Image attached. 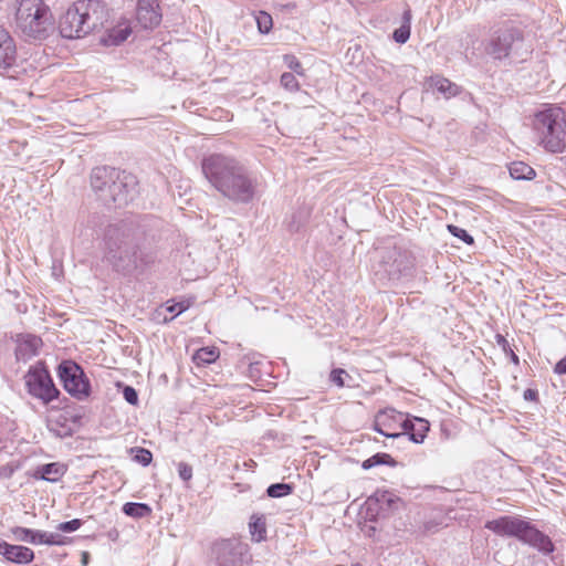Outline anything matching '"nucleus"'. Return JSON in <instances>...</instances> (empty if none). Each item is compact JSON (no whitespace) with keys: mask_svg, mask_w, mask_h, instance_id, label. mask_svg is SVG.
<instances>
[{"mask_svg":"<svg viewBox=\"0 0 566 566\" xmlns=\"http://www.w3.org/2000/svg\"><path fill=\"white\" fill-rule=\"evenodd\" d=\"M202 172L226 198L238 203L250 202L256 192V180L235 159L214 154L203 159Z\"/></svg>","mask_w":566,"mask_h":566,"instance_id":"obj_1","label":"nucleus"},{"mask_svg":"<svg viewBox=\"0 0 566 566\" xmlns=\"http://www.w3.org/2000/svg\"><path fill=\"white\" fill-rule=\"evenodd\" d=\"M105 8L98 0L74 2L61 17L59 29L65 39H80L103 27Z\"/></svg>","mask_w":566,"mask_h":566,"instance_id":"obj_2","label":"nucleus"},{"mask_svg":"<svg viewBox=\"0 0 566 566\" xmlns=\"http://www.w3.org/2000/svg\"><path fill=\"white\" fill-rule=\"evenodd\" d=\"M532 127L538 145L549 153H563L566 148V116L557 106L538 111Z\"/></svg>","mask_w":566,"mask_h":566,"instance_id":"obj_3","label":"nucleus"},{"mask_svg":"<svg viewBox=\"0 0 566 566\" xmlns=\"http://www.w3.org/2000/svg\"><path fill=\"white\" fill-rule=\"evenodd\" d=\"M485 528L492 531L499 536L516 537L518 541L527 544L539 552L548 554L553 552L554 546L551 538L535 527L531 522L518 516H501L488 521Z\"/></svg>","mask_w":566,"mask_h":566,"instance_id":"obj_4","label":"nucleus"},{"mask_svg":"<svg viewBox=\"0 0 566 566\" xmlns=\"http://www.w3.org/2000/svg\"><path fill=\"white\" fill-rule=\"evenodd\" d=\"M15 25L29 40H43L53 30V17L43 0H19Z\"/></svg>","mask_w":566,"mask_h":566,"instance_id":"obj_5","label":"nucleus"},{"mask_svg":"<svg viewBox=\"0 0 566 566\" xmlns=\"http://www.w3.org/2000/svg\"><path fill=\"white\" fill-rule=\"evenodd\" d=\"M24 378L28 391L33 397L44 402H50L57 397L59 390L54 386L44 363L39 361L30 367Z\"/></svg>","mask_w":566,"mask_h":566,"instance_id":"obj_6","label":"nucleus"},{"mask_svg":"<svg viewBox=\"0 0 566 566\" xmlns=\"http://www.w3.org/2000/svg\"><path fill=\"white\" fill-rule=\"evenodd\" d=\"M412 266L413 259L407 250L397 247L386 248L381 252L377 273L382 272L389 280H398L409 274Z\"/></svg>","mask_w":566,"mask_h":566,"instance_id":"obj_7","label":"nucleus"},{"mask_svg":"<svg viewBox=\"0 0 566 566\" xmlns=\"http://www.w3.org/2000/svg\"><path fill=\"white\" fill-rule=\"evenodd\" d=\"M64 389L73 397L82 400L90 395V381L82 367L73 360H64L57 368Z\"/></svg>","mask_w":566,"mask_h":566,"instance_id":"obj_8","label":"nucleus"},{"mask_svg":"<svg viewBox=\"0 0 566 566\" xmlns=\"http://www.w3.org/2000/svg\"><path fill=\"white\" fill-rule=\"evenodd\" d=\"M521 32L513 27H502L495 30L489 42L486 43L485 51L494 59H504L522 43Z\"/></svg>","mask_w":566,"mask_h":566,"instance_id":"obj_9","label":"nucleus"},{"mask_svg":"<svg viewBox=\"0 0 566 566\" xmlns=\"http://www.w3.org/2000/svg\"><path fill=\"white\" fill-rule=\"evenodd\" d=\"M118 175V178L112 179V184L108 185L107 193L102 196V201L106 205L125 206L137 193L136 177L119 169Z\"/></svg>","mask_w":566,"mask_h":566,"instance_id":"obj_10","label":"nucleus"},{"mask_svg":"<svg viewBox=\"0 0 566 566\" xmlns=\"http://www.w3.org/2000/svg\"><path fill=\"white\" fill-rule=\"evenodd\" d=\"M105 258L113 264L119 266V263L126 265L136 264L135 253L130 254L128 247L123 240V234L117 227L109 226L104 238Z\"/></svg>","mask_w":566,"mask_h":566,"instance_id":"obj_11","label":"nucleus"},{"mask_svg":"<svg viewBox=\"0 0 566 566\" xmlns=\"http://www.w3.org/2000/svg\"><path fill=\"white\" fill-rule=\"evenodd\" d=\"M219 566H239L249 554V545L238 538H228L213 545Z\"/></svg>","mask_w":566,"mask_h":566,"instance_id":"obj_12","label":"nucleus"},{"mask_svg":"<svg viewBox=\"0 0 566 566\" xmlns=\"http://www.w3.org/2000/svg\"><path fill=\"white\" fill-rule=\"evenodd\" d=\"M406 416L394 408L380 410L374 420V429L387 438L402 437Z\"/></svg>","mask_w":566,"mask_h":566,"instance_id":"obj_13","label":"nucleus"},{"mask_svg":"<svg viewBox=\"0 0 566 566\" xmlns=\"http://www.w3.org/2000/svg\"><path fill=\"white\" fill-rule=\"evenodd\" d=\"M17 60L18 50L15 41L7 29L0 27V73L15 66Z\"/></svg>","mask_w":566,"mask_h":566,"instance_id":"obj_14","label":"nucleus"},{"mask_svg":"<svg viewBox=\"0 0 566 566\" xmlns=\"http://www.w3.org/2000/svg\"><path fill=\"white\" fill-rule=\"evenodd\" d=\"M136 18L144 29H154L161 21L158 0H137Z\"/></svg>","mask_w":566,"mask_h":566,"instance_id":"obj_15","label":"nucleus"},{"mask_svg":"<svg viewBox=\"0 0 566 566\" xmlns=\"http://www.w3.org/2000/svg\"><path fill=\"white\" fill-rule=\"evenodd\" d=\"M0 555H2L8 562L27 565L34 559V552L22 545L10 544L0 538Z\"/></svg>","mask_w":566,"mask_h":566,"instance_id":"obj_16","label":"nucleus"},{"mask_svg":"<svg viewBox=\"0 0 566 566\" xmlns=\"http://www.w3.org/2000/svg\"><path fill=\"white\" fill-rule=\"evenodd\" d=\"M118 169L113 167H96L91 172V186L102 200V196L107 193L108 185L112 179L118 178Z\"/></svg>","mask_w":566,"mask_h":566,"instance_id":"obj_17","label":"nucleus"},{"mask_svg":"<svg viewBox=\"0 0 566 566\" xmlns=\"http://www.w3.org/2000/svg\"><path fill=\"white\" fill-rule=\"evenodd\" d=\"M41 346L42 339L40 337L30 334L19 335L17 339L15 357L18 360L25 363L38 355Z\"/></svg>","mask_w":566,"mask_h":566,"instance_id":"obj_18","label":"nucleus"},{"mask_svg":"<svg viewBox=\"0 0 566 566\" xmlns=\"http://www.w3.org/2000/svg\"><path fill=\"white\" fill-rule=\"evenodd\" d=\"M430 424L426 419L413 417L409 419L406 417L402 436L408 434L409 439L415 443L423 442Z\"/></svg>","mask_w":566,"mask_h":566,"instance_id":"obj_19","label":"nucleus"},{"mask_svg":"<svg viewBox=\"0 0 566 566\" xmlns=\"http://www.w3.org/2000/svg\"><path fill=\"white\" fill-rule=\"evenodd\" d=\"M65 472L66 468L64 464L52 462L38 467L33 471L32 476L38 480L56 482L65 474Z\"/></svg>","mask_w":566,"mask_h":566,"instance_id":"obj_20","label":"nucleus"},{"mask_svg":"<svg viewBox=\"0 0 566 566\" xmlns=\"http://www.w3.org/2000/svg\"><path fill=\"white\" fill-rule=\"evenodd\" d=\"M13 539L18 542H25L33 545L41 544L43 531L31 530L22 526H14L10 530Z\"/></svg>","mask_w":566,"mask_h":566,"instance_id":"obj_21","label":"nucleus"},{"mask_svg":"<svg viewBox=\"0 0 566 566\" xmlns=\"http://www.w3.org/2000/svg\"><path fill=\"white\" fill-rule=\"evenodd\" d=\"M430 85L443 94L447 98L455 96L459 93L458 85L444 77L432 76L430 80Z\"/></svg>","mask_w":566,"mask_h":566,"instance_id":"obj_22","label":"nucleus"},{"mask_svg":"<svg viewBox=\"0 0 566 566\" xmlns=\"http://www.w3.org/2000/svg\"><path fill=\"white\" fill-rule=\"evenodd\" d=\"M509 170L511 177L516 180H531L535 177V170L523 161L512 163Z\"/></svg>","mask_w":566,"mask_h":566,"instance_id":"obj_23","label":"nucleus"},{"mask_svg":"<svg viewBox=\"0 0 566 566\" xmlns=\"http://www.w3.org/2000/svg\"><path fill=\"white\" fill-rule=\"evenodd\" d=\"M249 531L253 541H263L266 536L265 518L262 515H252L249 522Z\"/></svg>","mask_w":566,"mask_h":566,"instance_id":"obj_24","label":"nucleus"},{"mask_svg":"<svg viewBox=\"0 0 566 566\" xmlns=\"http://www.w3.org/2000/svg\"><path fill=\"white\" fill-rule=\"evenodd\" d=\"M123 512L127 516L143 518L150 515L151 509L145 503L128 502L123 505Z\"/></svg>","mask_w":566,"mask_h":566,"instance_id":"obj_25","label":"nucleus"},{"mask_svg":"<svg viewBox=\"0 0 566 566\" xmlns=\"http://www.w3.org/2000/svg\"><path fill=\"white\" fill-rule=\"evenodd\" d=\"M394 459L387 453H376L375 455L365 460L361 464L363 469L368 470L379 464H391Z\"/></svg>","mask_w":566,"mask_h":566,"instance_id":"obj_26","label":"nucleus"},{"mask_svg":"<svg viewBox=\"0 0 566 566\" xmlns=\"http://www.w3.org/2000/svg\"><path fill=\"white\" fill-rule=\"evenodd\" d=\"M130 34V30L128 28L113 29L105 41L106 44L109 45H118L124 42L128 35Z\"/></svg>","mask_w":566,"mask_h":566,"instance_id":"obj_27","label":"nucleus"},{"mask_svg":"<svg viewBox=\"0 0 566 566\" xmlns=\"http://www.w3.org/2000/svg\"><path fill=\"white\" fill-rule=\"evenodd\" d=\"M293 491V486L287 483H274L271 484L266 494L270 497H282L291 494Z\"/></svg>","mask_w":566,"mask_h":566,"instance_id":"obj_28","label":"nucleus"},{"mask_svg":"<svg viewBox=\"0 0 566 566\" xmlns=\"http://www.w3.org/2000/svg\"><path fill=\"white\" fill-rule=\"evenodd\" d=\"M218 358V353L213 348H200L196 352L193 359L197 364H210Z\"/></svg>","mask_w":566,"mask_h":566,"instance_id":"obj_29","label":"nucleus"},{"mask_svg":"<svg viewBox=\"0 0 566 566\" xmlns=\"http://www.w3.org/2000/svg\"><path fill=\"white\" fill-rule=\"evenodd\" d=\"M132 452L134 453V460L144 465L147 467L150 464L153 460V454L149 450L144 448H134L132 449Z\"/></svg>","mask_w":566,"mask_h":566,"instance_id":"obj_30","label":"nucleus"},{"mask_svg":"<svg viewBox=\"0 0 566 566\" xmlns=\"http://www.w3.org/2000/svg\"><path fill=\"white\" fill-rule=\"evenodd\" d=\"M281 85L290 91V92H296L300 88L298 81L296 80L295 75L290 72H285L281 75Z\"/></svg>","mask_w":566,"mask_h":566,"instance_id":"obj_31","label":"nucleus"},{"mask_svg":"<svg viewBox=\"0 0 566 566\" xmlns=\"http://www.w3.org/2000/svg\"><path fill=\"white\" fill-rule=\"evenodd\" d=\"M41 544L64 545L65 538L60 533L42 532Z\"/></svg>","mask_w":566,"mask_h":566,"instance_id":"obj_32","label":"nucleus"},{"mask_svg":"<svg viewBox=\"0 0 566 566\" xmlns=\"http://www.w3.org/2000/svg\"><path fill=\"white\" fill-rule=\"evenodd\" d=\"M345 378H350V376L346 373V370L342 368H336L331 371L329 379L337 387L342 388L345 384Z\"/></svg>","mask_w":566,"mask_h":566,"instance_id":"obj_33","label":"nucleus"},{"mask_svg":"<svg viewBox=\"0 0 566 566\" xmlns=\"http://www.w3.org/2000/svg\"><path fill=\"white\" fill-rule=\"evenodd\" d=\"M190 301H180L174 304L167 303L166 311L175 314L169 321L187 311L190 307Z\"/></svg>","mask_w":566,"mask_h":566,"instance_id":"obj_34","label":"nucleus"},{"mask_svg":"<svg viewBox=\"0 0 566 566\" xmlns=\"http://www.w3.org/2000/svg\"><path fill=\"white\" fill-rule=\"evenodd\" d=\"M285 65L294 71L298 75H304V69L302 67L301 62L296 59V56L292 54H285L283 56Z\"/></svg>","mask_w":566,"mask_h":566,"instance_id":"obj_35","label":"nucleus"},{"mask_svg":"<svg viewBox=\"0 0 566 566\" xmlns=\"http://www.w3.org/2000/svg\"><path fill=\"white\" fill-rule=\"evenodd\" d=\"M256 23L260 32L268 33L272 27V18L266 12H260L256 18Z\"/></svg>","mask_w":566,"mask_h":566,"instance_id":"obj_36","label":"nucleus"},{"mask_svg":"<svg viewBox=\"0 0 566 566\" xmlns=\"http://www.w3.org/2000/svg\"><path fill=\"white\" fill-rule=\"evenodd\" d=\"M448 229L454 237L461 239L465 243H468V244L473 243V238L467 232V230L461 229L457 226H448Z\"/></svg>","mask_w":566,"mask_h":566,"instance_id":"obj_37","label":"nucleus"},{"mask_svg":"<svg viewBox=\"0 0 566 566\" xmlns=\"http://www.w3.org/2000/svg\"><path fill=\"white\" fill-rule=\"evenodd\" d=\"M178 475L185 481L189 482L192 479V467L186 462H179L178 465Z\"/></svg>","mask_w":566,"mask_h":566,"instance_id":"obj_38","label":"nucleus"},{"mask_svg":"<svg viewBox=\"0 0 566 566\" xmlns=\"http://www.w3.org/2000/svg\"><path fill=\"white\" fill-rule=\"evenodd\" d=\"M82 525V521L74 518L67 522L60 523L57 530L65 533H71L78 530Z\"/></svg>","mask_w":566,"mask_h":566,"instance_id":"obj_39","label":"nucleus"},{"mask_svg":"<svg viewBox=\"0 0 566 566\" xmlns=\"http://www.w3.org/2000/svg\"><path fill=\"white\" fill-rule=\"evenodd\" d=\"M123 397L128 403H130L133 406L137 405V402H138V394H137L136 389L133 388L132 386L124 387Z\"/></svg>","mask_w":566,"mask_h":566,"instance_id":"obj_40","label":"nucleus"},{"mask_svg":"<svg viewBox=\"0 0 566 566\" xmlns=\"http://www.w3.org/2000/svg\"><path fill=\"white\" fill-rule=\"evenodd\" d=\"M410 36V28L401 27L394 32V39L398 43H405Z\"/></svg>","mask_w":566,"mask_h":566,"instance_id":"obj_41","label":"nucleus"},{"mask_svg":"<svg viewBox=\"0 0 566 566\" xmlns=\"http://www.w3.org/2000/svg\"><path fill=\"white\" fill-rule=\"evenodd\" d=\"M49 429L51 432H53L57 437H67L71 434L70 428L66 427H59L57 422H50Z\"/></svg>","mask_w":566,"mask_h":566,"instance_id":"obj_42","label":"nucleus"},{"mask_svg":"<svg viewBox=\"0 0 566 566\" xmlns=\"http://www.w3.org/2000/svg\"><path fill=\"white\" fill-rule=\"evenodd\" d=\"M398 500H399L398 497H395L389 492H382L380 494H377V501L380 503H387L388 506H391Z\"/></svg>","mask_w":566,"mask_h":566,"instance_id":"obj_43","label":"nucleus"},{"mask_svg":"<svg viewBox=\"0 0 566 566\" xmlns=\"http://www.w3.org/2000/svg\"><path fill=\"white\" fill-rule=\"evenodd\" d=\"M554 371L558 375L566 374V356L555 365Z\"/></svg>","mask_w":566,"mask_h":566,"instance_id":"obj_44","label":"nucleus"},{"mask_svg":"<svg viewBox=\"0 0 566 566\" xmlns=\"http://www.w3.org/2000/svg\"><path fill=\"white\" fill-rule=\"evenodd\" d=\"M536 395H537V394H536V391H534V390H532V389H527V390H525V391H524V398H525L526 400H533V399H535Z\"/></svg>","mask_w":566,"mask_h":566,"instance_id":"obj_45","label":"nucleus"},{"mask_svg":"<svg viewBox=\"0 0 566 566\" xmlns=\"http://www.w3.org/2000/svg\"><path fill=\"white\" fill-rule=\"evenodd\" d=\"M301 223H302V221H301V220H300V221H297V222H296L295 220H293V221L289 224V228H290V230H291V231H298V230H300V228H301Z\"/></svg>","mask_w":566,"mask_h":566,"instance_id":"obj_46","label":"nucleus"},{"mask_svg":"<svg viewBox=\"0 0 566 566\" xmlns=\"http://www.w3.org/2000/svg\"><path fill=\"white\" fill-rule=\"evenodd\" d=\"M512 360L515 363V364H518V357L512 352Z\"/></svg>","mask_w":566,"mask_h":566,"instance_id":"obj_47","label":"nucleus"},{"mask_svg":"<svg viewBox=\"0 0 566 566\" xmlns=\"http://www.w3.org/2000/svg\"><path fill=\"white\" fill-rule=\"evenodd\" d=\"M87 556V553H83V562H86Z\"/></svg>","mask_w":566,"mask_h":566,"instance_id":"obj_48","label":"nucleus"},{"mask_svg":"<svg viewBox=\"0 0 566 566\" xmlns=\"http://www.w3.org/2000/svg\"><path fill=\"white\" fill-rule=\"evenodd\" d=\"M499 342L506 343V340H505V338L503 336H500V340Z\"/></svg>","mask_w":566,"mask_h":566,"instance_id":"obj_49","label":"nucleus"}]
</instances>
